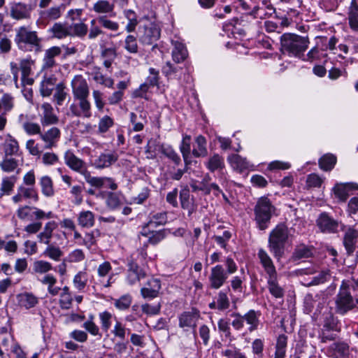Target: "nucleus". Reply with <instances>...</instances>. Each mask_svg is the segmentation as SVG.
<instances>
[{
    "instance_id": "obj_50",
    "label": "nucleus",
    "mask_w": 358,
    "mask_h": 358,
    "mask_svg": "<svg viewBox=\"0 0 358 358\" xmlns=\"http://www.w3.org/2000/svg\"><path fill=\"white\" fill-rule=\"evenodd\" d=\"M33 273L35 274H49L48 273L53 269L51 263L45 260H36L32 264Z\"/></svg>"
},
{
    "instance_id": "obj_18",
    "label": "nucleus",
    "mask_w": 358,
    "mask_h": 358,
    "mask_svg": "<svg viewBox=\"0 0 358 358\" xmlns=\"http://www.w3.org/2000/svg\"><path fill=\"white\" fill-rule=\"evenodd\" d=\"M41 110L40 121L43 127L57 124L59 122V117L55 114L53 107L50 103H43L41 106Z\"/></svg>"
},
{
    "instance_id": "obj_16",
    "label": "nucleus",
    "mask_w": 358,
    "mask_h": 358,
    "mask_svg": "<svg viewBox=\"0 0 358 358\" xmlns=\"http://www.w3.org/2000/svg\"><path fill=\"white\" fill-rule=\"evenodd\" d=\"M34 62L31 58L21 59L20 62V70L21 71V85L24 87L26 85L31 86L34 83L32 77V66Z\"/></svg>"
},
{
    "instance_id": "obj_41",
    "label": "nucleus",
    "mask_w": 358,
    "mask_h": 358,
    "mask_svg": "<svg viewBox=\"0 0 358 358\" xmlns=\"http://www.w3.org/2000/svg\"><path fill=\"white\" fill-rule=\"evenodd\" d=\"M78 224L83 228H91L94 225V214L90 210H83L78 215Z\"/></svg>"
},
{
    "instance_id": "obj_52",
    "label": "nucleus",
    "mask_w": 358,
    "mask_h": 358,
    "mask_svg": "<svg viewBox=\"0 0 358 358\" xmlns=\"http://www.w3.org/2000/svg\"><path fill=\"white\" fill-rule=\"evenodd\" d=\"M287 345V336L280 334L277 338L274 358H285Z\"/></svg>"
},
{
    "instance_id": "obj_53",
    "label": "nucleus",
    "mask_w": 358,
    "mask_h": 358,
    "mask_svg": "<svg viewBox=\"0 0 358 358\" xmlns=\"http://www.w3.org/2000/svg\"><path fill=\"white\" fill-rule=\"evenodd\" d=\"M14 97L10 94H3L0 99V110L3 109L1 114L6 116L8 113L10 112L14 108Z\"/></svg>"
},
{
    "instance_id": "obj_57",
    "label": "nucleus",
    "mask_w": 358,
    "mask_h": 358,
    "mask_svg": "<svg viewBox=\"0 0 358 358\" xmlns=\"http://www.w3.org/2000/svg\"><path fill=\"white\" fill-rule=\"evenodd\" d=\"M331 278V273L329 270H324L320 272L317 275L314 276L312 280L303 285L306 287L315 286L329 281Z\"/></svg>"
},
{
    "instance_id": "obj_23",
    "label": "nucleus",
    "mask_w": 358,
    "mask_h": 358,
    "mask_svg": "<svg viewBox=\"0 0 358 358\" xmlns=\"http://www.w3.org/2000/svg\"><path fill=\"white\" fill-rule=\"evenodd\" d=\"M118 159V155L115 152H103L95 159L94 166L96 169H104L110 166Z\"/></svg>"
},
{
    "instance_id": "obj_59",
    "label": "nucleus",
    "mask_w": 358,
    "mask_h": 358,
    "mask_svg": "<svg viewBox=\"0 0 358 358\" xmlns=\"http://www.w3.org/2000/svg\"><path fill=\"white\" fill-rule=\"evenodd\" d=\"M336 163V157L331 154H327L322 156L319 160V165L321 169L328 171H331Z\"/></svg>"
},
{
    "instance_id": "obj_1",
    "label": "nucleus",
    "mask_w": 358,
    "mask_h": 358,
    "mask_svg": "<svg viewBox=\"0 0 358 358\" xmlns=\"http://www.w3.org/2000/svg\"><path fill=\"white\" fill-rule=\"evenodd\" d=\"M310 43L307 36L285 33L280 36L281 51L291 57L301 58Z\"/></svg>"
},
{
    "instance_id": "obj_54",
    "label": "nucleus",
    "mask_w": 358,
    "mask_h": 358,
    "mask_svg": "<svg viewBox=\"0 0 358 358\" xmlns=\"http://www.w3.org/2000/svg\"><path fill=\"white\" fill-rule=\"evenodd\" d=\"M322 329H324V331L332 330L339 331L340 327L338 319L331 313H327L324 318Z\"/></svg>"
},
{
    "instance_id": "obj_8",
    "label": "nucleus",
    "mask_w": 358,
    "mask_h": 358,
    "mask_svg": "<svg viewBox=\"0 0 358 358\" xmlns=\"http://www.w3.org/2000/svg\"><path fill=\"white\" fill-rule=\"evenodd\" d=\"M89 96H72V101L69 106L68 115L75 117H90L91 103Z\"/></svg>"
},
{
    "instance_id": "obj_25",
    "label": "nucleus",
    "mask_w": 358,
    "mask_h": 358,
    "mask_svg": "<svg viewBox=\"0 0 358 358\" xmlns=\"http://www.w3.org/2000/svg\"><path fill=\"white\" fill-rule=\"evenodd\" d=\"M317 226L323 232H335L338 223L327 213H322L317 220Z\"/></svg>"
},
{
    "instance_id": "obj_33",
    "label": "nucleus",
    "mask_w": 358,
    "mask_h": 358,
    "mask_svg": "<svg viewBox=\"0 0 358 358\" xmlns=\"http://www.w3.org/2000/svg\"><path fill=\"white\" fill-rule=\"evenodd\" d=\"M112 271V266L109 262H103L101 264L99 265L97 268V273L98 276L100 278H103L108 275V280L103 285L104 287H109L112 285L113 283H114L115 280L113 279L114 278V273H111Z\"/></svg>"
},
{
    "instance_id": "obj_36",
    "label": "nucleus",
    "mask_w": 358,
    "mask_h": 358,
    "mask_svg": "<svg viewBox=\"0 0 358 358\" xmlns=\"http://www.w3.org/2000/svg\"><path fill=\"white\" fill-rule=\"evenodd\" d=\"M17 180L16 176H6L2 178L0 184V199L5 195L11 194Z\"/></svg>"
},
{
    "instance_id": "obj_37",
    "label": "nucleus",
    "mask_w": 358,
    "mask_h": 358,
    "mask_svg": "<svg viewBox=\"0 0 358 358\" xmlns=\"http://www.w3.org/2000/svg\"><path fill=\"white\" fill-rule=\"evenodd\" d=\"M228 162L231 166L239 173H242L250 167V163L246 158L242 157L238 155H231L228 157Z\"/></svg>"
},
{
    "instance_id": "obj_11",
    "label": "nucleus",
    "mask_w": 358,
    "mask_h": 358,
    "mask_svg": "<svg viewBox=\"0 0 358 358\" xmlns=\"http://www.w3.org/2000/svg\"><path fill=\"white\" fill-rule=\"evenodd\" d=\"M61 131L57 127H52L48 130L42 131L39 138L43 143L41 148L50 150L57 147L61 138Z\"/></svg>"
},
{
    "instance_id": "obj_17",
    "label": "nucleus",
    "mask_w": 358,
    "mask_h": 358,
    "mask_svg": "<svg viewBox=\"0 0 358 358\" xmlns=\"http://www.w3.org/2000/svg\"><path fill=\"white\" fill-rule=\"evenodd\" d=\"M72 96H89L88 83L81 75H76L71 82Z\"/></svg>"
},
{
    "instance_id": "obj_5",
    "label": "nucleus",
    "mask_w": 358,
    "mask_h": 358,
    "mask_svg": "<svg viewBox=\"0 0 358 358\" xmlns=\"http://www.w3.org/2000/svg\"><path fill=\"white\" fill-rule=\"evenodd\" d=\"M25 148L29 155L40 158L43 164L46 166H55L59 162L57 154L50 151L43 152L44 150L41 148L40 143L34 138L27 141Z\"/></svg>"
},
{
    "instance_id": "obj_58",
    "label": "nucleus",
    "mask_w": 358,
    "mask_h": 358,
    "mask_svg": "<svg viewBox=\"0 0 358 358\" xmlns=\"http://www.w3.org/2000/svg\"><path fill=\"white\" fill-rule=\"evenodd\" d=\"M92 9L96 13H109L113 11L114 4L106 0H99L93 5Z\"/></svg>"
},
{
    "instance_id": "obj_29",
    "label": "nucleus",
    "mask_w": 358,
    "mask_h": 358,
    "mask_svg": "<svg viewBox=\"0 0 358 358\" xmlns=\"http://www.w3.org/2000/svg\"><path fill=\"white\" fill-rule=\"evenodd\" d=\"M343 243L348 254H352L358 244V231L349 229L345 232Z\"/></svg>"
},
{
    "instance_id": "obj_55",
    "label": "nucleus",
    "mask_w": 358,
    "mask_h": 358,
    "mask_svg": "<svg viewBox=\"0 0 358 358\" xmlns=\"http://www.w3.org/2000/svg\"><path fill=\"white\" fill-rule=\"evenodd\" d=\"M161 152L168 159L172 161L176 165H178L181 162V159L176 150L169 145H161Z\"/></svg>"
},
{
    "instance_id": "obj_10",
    "label": "nucleus",
    "mask_w": 358,
    "mask_h": 358,
    "mask_svg": "<svg viewBox=\"0 0 358 358\" xmlns=\"http://www.w3.org/2000/svg\"><path fill=\"white\" fill-rule=\"evenodd\" d=\"M160 38V29L153 22H148L138 28L139 41L145 45H151Z\"/></svg>"
},
{
    "instance_id": "obj_22",
    "label": "nucleus",
    "mask_w": 358,
    "mask_h": 358,
    "mask_svg": "<svg viewBox=\"0 0 358 358\" xmlns=\"http://www.w3.org/2000/svg\"><path fill=\"white\" fill-rule=\"evenodd\" d=\"M346 19L350 29L358 33V2L357 0L350 1L347 8Z\"/></svg>"
},
{
    "instance_id": "obj_26",
    "label": "nucleus",
    "mask_w": 358,
    "mask_h": 358,
    "mask_svg": "<svg viewBox=\"0 0 358 358\" xmlns=\"http://www.w3.org/2000/svg\"><path fill=\"white\" fill-rule=\"evenodd\" d=\"M266 280L269 293L275 299H282L285 295V290L278 282V274L267 276Z\"/></svg>"
},
{
    "instance_id": "obj_13",
    "label": "nucleus",
    "mask_w": 358,
    "mask_h": 358,
    "mask_svg": "<svg viewBox=\"0 0 358 358\" xmlns=\"http://www.w3.org/2000/svg\"><path fill=\"white\" fill-rule=\"evenodd\" d=\"M33 6L23 2H13L10 7V16L15 20H29L31 19Z\"/></svg>"
},
{
    "instance_id": "obj_48",
    "label": "nucleus",
    "mask_w": 358,
    "mask_h": 358,
    "mask_svg": "<svg viewBox=\"0 0 358 358\" xmlns=\"http://www.w3.org/2000/svg\"><path fill=\"white\" fill-rule=\"evenodd\" d=\"M103 34H104V31L102 27L99 24L98 17L91 20L87 34V38L90 41H93Z\"/></svg>"
},
{
    "instance_id": "obj_63",
    "label": "nucleus",
    "mask_w": 358,
    "mask_h": 358,
    "mask_svg": "<svg viewBox=\"0 0 358 358\" xmlns=\"http://www.w3.org/2000/svg\"><path fill=\"white\" fill-rule=\"evenodd\" d=\"M241 275L234 276L230 280L231 287L235 292L241 293L243 291V283L245 280L244 269H241Z\"/></svg>"
},
{
    "instance_id": "obj_19",
    "label": "nucleus",
    "mask_w": 358,
    "mask_h": 358,
    "mask_svg": "<svg viewBox=\"0 0 358 358\" xmlns=\"http://www.w3.org/2000/svg\"><path fill=\"white\" fill-rule=\"evenodd\" d=\"M24 199H31L34 202L38 201V193L34 187H25L24 185L18 187L17 194L12 197V201L17 203L22 202Z\"/></svg>"
},
{
    "instance_id": "obj_12",
    "label": "nucleus",
    "mask_w": 358,
    "mask_h": 358,
    "mask_svg": "<svg viewBox=\"0 0 358 358\" xmlns=\"http://www.w3.org/2000/svg\"><path fill=\"white\" fill-rule=\"evenodd\" d=\"M229 275L225 273V269L221 264H217L210 269L208 278V287L211 289H219L227 282Z\"/></svg>"
},
{
    "instance_id": "obj_7",
    "label": "nucleus",
    "mask_w": 358,
    "mask_h": 358,
    "mask_svg": "<svg viewBox=\"0 0 358 358\" xmlns=\"http://www.w3.org/2000/svg\"><path fill=\"white\" fill-rule=\"evenodd\" d=\"M275 13V8L271 4L263 3L262 6H256L252 11L243 17V21H253L250 24L251 29H255L262 24L258 19H266L271 17Z\"/></svg>"
},
{
    "instance_id": "obj_56",
    "label": "nucleus",
    "mask_w": 358,
    "mask_h": 358,
    "mask_svg": "<svg viewBox=\"0 0 358 358\" xmlns=\"http://www.w3.org/2000/svg\"><path fill=\"white\" fill-rule=\"evenodd\" d=\"M312 255L311 248L304 245L301 244L297 245L294 249V251L292 254V259L294 261L299 260L303 258H308Z\"/></svg>"
},
{
    "instance_id": "obj_64",
    "label": "nucleus",
    "mask_w": 358,
    "mask_h": 358,
    "mask_svg": "<svg viewBox=\"0 0 358 358\" xmlns=\"http://www.w3.org/2000/svg\"><path fill=\"white\" fill-rule=\"evenodd\" d=\"M145 246L146 245H144L143 248L138 249L134 252L131 255L129 259H128V263H136L137 265H138V264H143L147 257Z\"/></svg>"
},
{
    "instance_id": "obj_2",
    "label": "nucleus",
    "mask_w": 358,
    "mask_h": 358,
    "mask_svg": "<svg viewBox=\"0 0 358 358\" xmlns=\"http://www.w3.org/2000/svg\"><path fill=\"white\" fill-rule=\"evenodd\" d=\"M289 238V229L284 224H279L270 232L268 248L274 257L280 259L285 252V244Z\"/></svg>"
},
{
    "instance_id": "obj_15",
    "label": "nucleus",
    "mask_w": 358,
    "mask_h": 358,
    "mask_svg": "<svg viewBox=\"0 0 358 358\" xmlns=\"http://www.w3.org/2000/svg\"><path fill=\"white\" fill-rule=\"evenodd\" d=\"M161 288L160 280L150 278L141 289V294L143 299L152 300L159 296Z\"/></svg>"
},
{
    "instance_id": "obj_39",
    "label": "nucleus",
    "mask_w": 358,
    "mask_h": 358,
    "mask_svg": "<svg viewBox=\"0 0 358 358\" xmlns=\"http://www.w3.org/2000/svg\"><path fill=\"white\" fill-rule=\"evenodd\" d=\"M189 190L188 188L184 187L180 191L179 198L181 208L187 210L189 217L195 211L193 203L189 200Z\"/></svg>"
},
{
    "instance_id": "obj_46",
    "label": "nucleus",
    "mask_w": 358,
    "mask_h": 358,
    "mask_svg": "<svg viewBox=\"0 0 358 358\" xmlns=\"http://www.w3.org/2000/svg\"><path fill=\"white\" fill-rule=\"evenodd\" d=\"M198 314L194 312H184L179 316V327L181 328L195 326Z\"/></svg>"
},
{
    "instance_id": "obj_62",
    "label": "nucleus",
    "mask_w": 358,
    "mask_h": 358,
    "mask_svg": "<svg viewBox=\"0 0 358 358\" xmlns=\"http://www.w3.org/2000/svg\"><path fill=\"white\" fill-rule=\"evenodd\" d=\"M22 127L24 131L29 136H40L42 131L41 127L38 123L31 121H26L22 122Z\"/></svg>"
},
{
    "instance_id": "obj_27",
    "label": "nucleus",
    "mask_w": 358,
    "mask_h": 358,
    "mask_svg": "<svg viewBox=\"0 0 358 358\" xmlns=\"http://www.w3.org/2000/svg\"><path fill=\"white\" fill-rule=\"evenodd\" d=\"M257 255L267 276L278 274L273 260L264 249H259Z\"/></svg>"
},
{
    "instance_id": "obj_34",
    "label": "nucleus",
    "mask_w": 358,
    "mask_h": 358,
    "mask_svg": "<svg viewBox=\"0 0 358 358\" xmlns=\"http://www.w3.org/2000/svg\"><path fill=\"white\" fill-rule=\"evenodd\" d=\"M173 48L172 50L173 60L176 63L182 62L188 56V52L185 45L178 41H172Z\"/></svg>"
},
{
    "instance_id": "obj_31",
    "label": "nucleus",
    "mask_w": 358,
    "mask_h": 358,
    "mask_svg": "<svg viewBox=\"0 0 358 358\" xmlns=\"http://www.w3.org/2000/svg\"><path fill=\"white\" fill-rule=\"evenodd\" d=\"M55 221H49L45 223L43 231L37 235L38 241L41 243L50 245L53 231L57 228Z\"/></svg>"
},
{
    "instance_id": "obj_40",
    "label": "nucleus",
    "mask_w": 358,
    "mask_h": 358,
    "mask_svg": "<svg viewBox=\"0 0 358 358\" xmlns=\"http://www.w3.org/2000/svg\"><path fill=\"white\" fill-rule=\"evenodd\" d=\"M260 313L255 310H250L248 313L242 315L243 322H246L249 325L248 331L252 332L257 329L259 325V317Z\"/></svg>"
},
{
    "instance_id": "obj_61",
    "label": "nucleus",
    "mask_w": 358,
    "mask_h": 358,
    "mask_svg": "<svg viewBox=\"0 0 358 358\" xmlns=\"http://www.w3.org/2000/svg\"><path fill=\"white\" fill-rule=\"evenodd\" d=\"M182 71V68L174 66L170 62H167L166 65L162 69V72L166 77L169 79L171 78H180L179 72Z\"/></svg>"
},
{
    "instance_id": "obj_3",
    "label": "nucleus",
    "mask_w": 358,
    "mask_h": 358,
    "mask_svg": "<svg viewBox=\"0 0 358 358\" xmlns=\"http://www.w3.org/2000/svg\"><path fill=\"white\" fill-rule=\"evenodd\" d=\"M276 208L271 201L266 197H260L255 206L254 214L256 226L259 230H265L268 227L272 216L275 213Z\"/></svg>"
},
{
    "instance_id": "obj_44",
    "label": "nucleus",
    "mask_w": 358,
    "mask_h": 358,
    "mask_svg": "<svg viewBox=\"0 0 358 358\" xmlns=\"http://www.w3.org/2000/svg\"><path fill=\"white\" fill-rule=\"evenodd\" d=\"M91 75L92 76L93 80L97 83L103 85L108 88H113L114 85L113 80L103 75L99 67H93L92 69Z\"/></svg>"
},
{
    "instance_id": "obj_45",
    "label": "nucleus",
    "mask_w": 358,
    "mask_h": 358,
    "mask_svg": "<svg viewBox=\"0 0 358 358\" xmlns=\"http://www.w3.org/2000/svg\"><path fill=\"white\" fill-rule=\"evenodd\" d=\"M208 154L206 138L201 135L195 139V145L192 150V155L196 157H205Z\"/></svg>"
},
{
    "instance_id": "obj_35",
    "label": "nucleus",
    "mask_w": 358,
    "mask_h": 358,
    "mask_svg": "<svg viewBox=\"0 0 358 358\" xmlns=\"http://www.w3.org/2000/svg\"><path fill=\"white\" fill-rule=\"evenodd\" d=\"M205 166L210 172H221L225 166L224 157L218 154H214L205 162Z\"/></svg>"
},
{
    "instance_id": "obj_47",
    "label": "nucleus",
    "mask_w": 358,
    "mask_h": 358,
    "mask_svg": "<svg viewBox=\"0 0 358 358\" xmlns=\"http://www.w3.org/2000/svg\"><path fill=\"white\" fill-rule=\"evenodd\" d=\"M71 30V36L83 38L87 36L88 32V25L84 22H74L69 24Z\"/></svg>"
},
{
    "instance_id": "obj_43",
    "label": "nucleus",
    "mask_w": 358,
    "mask_h": 358,
    "mask_svg": "<svg viewBox=\"0 0 358 358\" xmlns=\"http://www.w3.org/2000/svg\"><path fill=\"white\" fill-rule=\"evenodd\" d=\"M39 185L42 194L46 197H52L55 195L53 181L48 176H43L39 179Z\"/></svg>"
},
{
    "instance_id": "obj_21",
    "label": "nucleus",
    "mask_w": 358,
    "mask_h": 358,
    "mask_svg": "<svg viewBox=\"0 0 358 358\" xmlns=\"http://www.w3.org/2000/svg\"><path fill=\"white\" fill-rule=\"evenodd\" d=\"M167 222V215L165 212H160L153 214L150 217V220L148 223L144 226L143 231L141 232L143 236H147L148 232L153 229L164 225Z\"/></svg>"
},
{
    "instance_id": "obj_49",
    "label": "nucleus",
    "mask_w": 358,
    "mask_h": 358,
    "mask_svg": "<svg viewBox=\"0 0 358 358\" xmlns=\"http://www.w3.org/2000/svg\"><path fill=\"white\" fill-rule=\"evenodd\" d=\"M56 83L55 77H45L41 83L40 92L43 96H50Z\"/></svg>"
},
{
    "instance_id": "obj_38",
    "label": "nucleus",
    "mask_w": 358,
    "mask_h": 358,
    "mask_svg": "<svg viewBox=\"0 0 358 358\" xmlns=\"http://www.w3.org/2000/svg\"><path fill=\"white\" fill-rule=\"evenodd\" d=\"M322 296V294H307L304 298V303L306 310L309 312H311L315 306H317V308H321L323 305L325 303L324 299Z\"/></svg>"
},
{
    "instance_id": "obj_4",
    "label": "nucleus",
    "mask_w": 358,
    "mask_h": 358,
    "mask_svg": "<svg viewBox=\"0 0 358 358\" xmlns=\"http://www.w3.org/2000/svg\"><path fill=\"white\" fill-rule=\"evenodd\" d=\"M14 41L18 49L24 52L38 50L41 48V38L38 36L36 31L26 26L16 29Z\"/></svg>"
},
{
    "instance_id": "obj_28",
    "label": "nucleus",
    "mask_w": 358,
    "mask_h": 358,
    "mask_svg": "<svg viewBox=\"0 0 358 358\" xmlns=\"http://www.w3.org/2000/svg\"><path fill=\"white\" fill-rule=\"evenodd\" d=\"M48 31L53 38L57 39L66 38L71 34L69 24L64 22H55Z\"/></svg>"
},
{
    "instance_id": "obj_6",
    "label": "nucleus",
    "mask_w": 358,
    "mask_h": 358,
    "mask_svg": "<svg viewBox=\"0 0 358 358\" xmlns=\"http://www.w3.org/2000/svg\"><path fill=\"white\" fill-rule=\"evenodd\" d=\"M355 306L354 299L349 291V285L345 281H343L335 299V311L343 315Z\"/></svg>"
},
{
    "instance_id": "obj_30",
    "label": "nucleus",
    "mask_w": 358,
    "mask_h": 358,
    "mask_svg": "<svg viewBox=\"0 0 358 358\" xmlns=\"http://www.w3.org/2000/svg\"><path fill=\"white\" fill-rule=\"evenodd\" d=\"M127 266V281L129 285H134L145 277V272L136 263H128Z\"/></svg>"
},
{
    "instance_id": "obj_14",
    "label": "nucleus",
    "mask_w": 358,
    "mask_h": 358,
    "mask_svg": "<svg viewBox=\"0 0 358 358\" xmlns=\"http://www.w3.org/2000/svg\"><path fill=\"white\" fill-rule=\"evenodd\" d=\"M64 160L65 164L70 169L82 176H84L87 171V164L82 159L77 157L71 150H68L64 152Z\"/></svg>"
},
{
    "instance_id": "obj_24",
    "label": "nucleus",
    "mask_w": 358,
    "mask_h": 358,
    "mask_svg": "<svg viewBox=\"0 0 358 358\" xmlns=\"http://www.w3.org/2000/svg\"><path fill=\"white\" fill-rule=\"evenodd\" d=\"M62 52L61 48L58 46H53L45 51L43 59L42 69H50L57 66L55 57Z\"/></svg>"
},
{
    "instance_id": "obj_9",
    "label": "nucleus",
    "mask_w": 358,
    "mask_h": 358,
    "mask_svg": "<svg viewBox=\"0 0 358 358\" xmlns=\"http://www.w3.org/2000/svg\"><path fill=\"white\" fill-rule=\"evenodd\" d=\"M16 214L17 217L22 220H33L39 221L44 219H51L54 217V214L52 211L45 212L41 208L35 206H23L20 207Z\"/></svg>"
},
{
    "instance_id": "obj_42",
    "label": "nucleus",
    "mask_w": 358,
    "mask_h": 358,
    "mask_svg": "<svg viewBox=\"0 0 358 358\" xmlns=\"http://www.w3.org/2000/svg\"><path fill=\"white\" fill-rule=\"evenodd\" d=\"M107 207L110 210H116L124 203V196L117 192H108L106 199Z\"/></svg>"
},
{
    "instance_id": "obj_51",
    "label": "nucleus",
    "mask_w": 358,
    "mask_h": 358,
    "mask_svg": "<svg viewBox=\"0 0 358 358\" xmlns=\"http://www.w3.org/2000/svg\"><path fill=\"white\" fill-rule=\"evenodd\" d=\"M3 150L6 156L16 155L19 151V144L17 141L10 134L8 135L7 138L5 140L3 143Z\"/></svg>"
},
{
    "instance_id": "obj_20",
    "label": "nucleus",
    "mask_w": 358,
    "mask_h": 358,
    "mask_svg": "<svg viewBox=\"0 0 358 358\" xmlns=\"http://www.w3.org/2000/svg\"><path fill=\"white\" fill-rule=\"evenodd\" d=\"M66 10V5L61 3L53 6L40 12V17L43 21L49 22L56 21L62 17Z\"/></svg>"
},
{
    "instance_id": "obj_32",
    "label": "nucleus",
    "mask_w": 358,
    "mask_h": 358,
    "mask_svg": "<svg viewBox=\"0 0 358 358\" xmlns=\"http://www.w3.org/2000/svg\"><path fill=\"white\" fill-rule=\"evenodd\" d=\"M38 280L42 285L47 286L48 292L52 296H55L59 294L61 288L58 286H56L57 279L54 275H44L41 278H38Z\"/></svg>"
},
{
    "instance_id": "obj_60",
    "label": "nucleus",
    "mask_w": 358,
    "mask_h": 358,
    "mask_svg": "<svg viewBox=\"0 0 358 358\" xmlns=\"http://www.w3.org/2000/svg\"><path fill=\"white\" fill-rule=\"evenodd\" d=\"M67 96L66 92V86L64 83H59L55 86V92L53 95V99L57 106H62Z\"/></svg>"
}]
</instances>
